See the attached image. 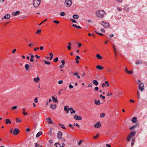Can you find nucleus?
I'll return each instance as SVG.
<instances>
[{"mask_svg": "<svg viewBox=\"0 0 147 147\" xmlns=\"http://www.w3.org/2000/svg\"><path fill=\"white\" fill-rule=\"evenodd\" d=\"M96 14L98 17L99 18H102L105 14V12L103 10H101L96 11Z\"/></svg>", "mask_w": 147, "mask_h": 147, "instance_id": "f257e3e1", "label": "nucleus"}, {"mask_svg": "<svg viewBox=\"0 0 147 147\" xmlns=\"http://www.w3.org/2000/svg\"><path fill=\"white\" fill-rule=\"evenodd\" d=\"M33 5L34 7H36L40 5L41 2L40 0H34Z\"/></svg>", "mask_w": 147, "mask_h": 147, "instance_id": "f03ea898", "label": "nucleus"}, {"mask_svg": "<svg viewBox=\"0 0 147 147\" xmlns=\"http://www.w3.org/2000/svg\"><path fill=\"white\" fill-rule=\"evenodd\" d=\"M100 24L105 28H107L109 27L110 26L108 22L105 21L101 22Z\"/></svg>", "mask_w": 147, "mask_h": 147, "instance_id": "7ed1b4c3", "label": "nucleus"}, {"mask_svg": "<svg viewBox=\"0 0 147 147\" xmlns=\"http://www.w3.org/2000/svg\"><path fill=\"white\" fill-rule=\"evenodd\" d=\"M72 4L71 0H65V5L66 6L69 7Z\"/></svg>", "mask_w": 147, "mask_h": 147, "instance_id": "20e7f679", "label": "nucleus"}, {"mask_svg": "<svg viewBox=\"0 0 147 147\" xmlns=\"http://www.w3.org/2000/svg\"><path fill=\"white\" fill-rule=\"evenodd\" d=\"M139 89L140 90L142 91L144 90V84L143 83H141L139 86Z\"/></svg>", "mask_w": 147, "mask_h": 147, "instance_id": "39448f33", "label": "nucleus"}, {"mask_svg": "<svg viewBox=\"0 0 147 147\" xmlns=\"http://www.w3.org/2000/svg\"><path fill=\"white\" fill-rule=\"evenodd\" d=\"M20 132V130L17 128H15L14 129L13 134L15 135H18Z\"/></svg>", "mask_w": 147, "mask_h": 147, "instance_id": "423d86ee", "label": "nucleus"}, {"mask_svg": "<svg viewBox=\"0 0 147 147\" xmlns=\"http://www.w3.org/2000/svg\"><path fill=\"white\" fill-rule=\"evenodd\" d=\"M74 118L77 120H81L82 119L81 117L77 115H75L74 116Z\"/></svg>", "mask_w": 147, "mask_h": 147, "instance_id": "0eeeda50", "label": "nucleus"}, {"mask_svg": "<svg viewBox=\"0 0 147 147\" xmlns=\"http://www.w3.org/2000/svg\"><path fill=\"white\" fill-rule=\"evenodd\" d=\"M135 134L136 131H133L129 133L128 136L129 137H131V138L134 136Z\"/></svg>", "mask_w": 147, "mask_h": 147, "instance_id": "6e6552de", "label": "nucleus"}, {"mask_svg": "<svg viewBox=\"0 0 147 147\" xmlns=\"http://www.w3.org/2000/svg\"><path fill=\"white\" fill-rule=\"evenodd\" d=\"M101 124L99 122H97L94 125V127L96 128H98L100 127Z\"/></svg>", "mask_w": 147, "mask_h": 147, "instance_id": "1a4fd4ad", "label": "nucleus"}, {"mask_svg": "<svg viewBox=\"0 0 147 147\" xmlns=\"http://www.w3.org/2000/svg\"><path fill=\"white\" fill-rule=\"evenodd\" d=\"M26 70L27 71H28L30 69V66H29V65L28 64H26L24 66Z\"/></svg>", "mask_w": 147, "mask_h": 147, "instance_id": "9d476101", "label": "nucleus"}, {"mask_svg": "<svg viewBox=\"0 0 147 147\" xmlns=\"http://www.w3.org/2000/svg\"><path fill=\"white\" fill-rule=\"evenodd\" d=\"M62 133L61 131H59L57 134V137L59 139H61Z\"/></svg>", "mask_w": 147, "mask_h": 147, "instance_id": "9b49d317", "label": "nucleus"}, {"mask_svg": "<svg viewBox=\"0 0 147 147\" xmlns=\"http://www.w3.org/2000/svg\"><path fill=\"white\" fill-rule=\"evenodd\" d=\"M10 18V15L9 14H7L4 17L2 18V19H9Z\"/></svg>", "mask_w": 147, "mask_h": 147, "instance_id": "f8f14e48", "label": "nucleus"}, {"mask_svg": "<svg viewBox=\"0 0 147 147\" xmlns=\"http://www.w3.org/2000/svg\"><path fill=\"white\" fill-rule=\"evenodd\" d=\"M48 123L50 124H53V122H52L50 118L49 117L48 118H47L46 119Z\"/></svg>", "mask_w": 147, "mask_h": 147, "instance_id": "ddd939ff", "label": "nucleus"}, {"mask_svg": "<svg viewBox=\"0 0 147 147\" xmlns=\"http://www.w3.org/2000/svg\"><path fill=\"white\" fill-rule=\"evenodd\" d=\"M20 13V11H17L16 12H14L12 13V14L13 16H16L18 14H19Z\"/></svg>", "mask_w": 147, "mask_h": 147, "instance_id": "4468645a", "label": "nucleus"}, {"mask_svg": "<svg viewBox=\"0 0 147 147\" xmlns=\"http://www.w3.org/2000/svg\"><path fill=\"white\" fill-rule=\"evenodd\" d=\"M96 68L99 70H102L103 69L104 67L100 65H98L96 67Z\"/></svg>", "mask_w": 147, "mask_h": 147, "instance_id": "2eb2a0df", "label": "nucleus"}, {"mask_svg": "<svg viewBox=\"0 0 147 147\" xmlns=\"http://www.w3.org/2000/svg\"><path fill=\"white\" fill-rule=\"evenodd\" d=\"M137 121V118L136 117H133L131 119L132 122L133 123H136Z\"/></svg>", "mask_w": 147, "mask_h": 147, "instance_id": "dca6fc26", "label": "nucleus"}, {"mask_svg": "<svg viewBox=\"0 0 147 147\" xmlns=\"http://www.w3.org/2000/svg\"><path fill=\"white\" fill-rule=\"evenodd\" d=\"M142 61L141 60H138L136 61L135 63L136 65H139L142 64Z\"/></svg>", "mask_w": 147, "mask_h": 147, "instance_id": "f3484780", "label": "nucleus"}, {"mask_svg": "<svg viewBox=\"0 0 147 147\" xmlns=\"http://www.w3.org/2000/svg\"><path fill=\"white\" fill-rule=\"evenodd\" d=\"M69 110L70 111V113L72 114L73 113H76V111L73 109V108L72 107H71L69 109Z\"/></svg>", "mask_w": 147, "mask_h": 147, "instance_id": "a211bd4d", "label": "nucleus"}, {"mask_svg": "<svg viewBox=\"0 0 147 147\" xmlns=\"http://www.w3.org/2000/svg\"><path fill=\"white\" fill-rule=\"evenodd\" d=\"M92 83H93L95 86H98V81L96 80H94L92 81Z\"/></svg>", "mask_w": 147, "mask_h": 147, "instance_id": "6ab92c4d", "label": "nucleus"}, {"mask_svg": "<svg viewBox=\"0 0 147 147\" xmlns=\"http://www.w3.org/2000/svg\"><path fill=\"white\" fill-rule=\"evenodd\" d=\"M56 105L55 104L54 105L52 104H50V107L53 109H55L56 108Z\"/></svg>", "mask_w": 147, "mask_h": 147, "instance_id": "aec40b11", "label": "nucleus"}, {"mask_svg": "<svg viewBox=\"0 0 147 147\" xmlns=\"http://www.w3.org/2000/svg\"><path fill=\"white\" fill-rule=\"evenodd\" d=\"M11 122L9 119H5V123L6 124H11Z\"/></svg>", "mask_w": 147, "mask_h": 147, "instance_id": "412c9836", "label": "nucleus"}, {"mask_svg": "<svg viewBox=\"0 0 147 147\" xmlns=\"http://www.w3.org/2000/svg\"><path fill=\"white\" fill-rule=\"evenodd\" d=\"M94 103L96 105H100V104L99 100H95Z\"/></svg>", "mask_w": 147, "mask_h": 147, "instance_id": "4be33fe9", "label": "nucleus"}, {"mask_svg": "<svg viewBox=\"0 0 147 147\" xmlns=\"http://www.w3.org/2000/svg\"><path fill=\"white\" fill-rule=\"evenodd\" d=\"M52 98L53 99V102H58V100L57 98H55V97L53 96H52Z\"/></svg>", "mask_w": 147, "mask_h": 147, "instance_id": "5701e85b", "label": "nucleus"}, {"mask_svg": "<svg viewBox=\"0 0 147 147\" xmlns=\"http://www.w3.org/2000/svg\"><path fill=\"white\" fill-rule=\"evenodd\" d=\"M42 132L41 131L38 132L36 135V137L37 138L39 137L42 134Z\"/></svg>", "mask_w": 147, "mask_h": 147, "instance_id": "b1692460", "label": "nucleus"}, {"mask_svg": "<svg viewBox=\"0 0 147 147\" xmlns=\"http://www.w3.org/2000/svg\"><path fill=\"white\" fill-rule=\"evenodd\" d=\"M33 79L36 83L38 82V81L40 80V79L38 77H37L36 78H34Z\"/></svg>", "mask_w": 147, "mask_h": 147, "instance_id": "393cba45", "label": "nucleus"}, {"mask_svg": "<svg viewBox=\"0 0 147 147\" xmlns=\"http://www.w3.org/2000/svg\"><path fill=\"white\" fill-rule=\"evenodd\" d=\"M79 17V16L77 14H74L73 16V18L75 19H78Z\"/></svg>", "mask_w": 147, "mask_h": 147, "instance_id": "a878e982", "label": "nucleus"}, {"mask_svg": "<svg viewBox=\"0 0 147 147\" xmlns=\"http://www.w3.org/2000/svg\"><path fill=\"white\" fill-rule=\"evenodd\" d=\"M96 57L98 59H101L102 58V57L99 54H98L96 55Z\"/></svg>", "mask_w": 147, "mask_h": 147, "instance_id": "bb28decb", "label": "nucleus"}, {"mask_svg": "<svg viewBox=\"0 0 147 147\" xmlns=\"http://www.w3.org/2000/svg\"><path fill=\"white\" fill-rule=\"evenodd\" d=\"M135 140V138H133L132 140V141H131V146H133V145L134 144Z\"/></svg>", "mask_w": 147, "mask_h": 147, "instance_id": "cd10ccee", "label": "nucleus"}, {"mask_svg": "<svg viewBox=\"0 0 147 147\" xmlns=\"http://www.w3.org/2000/svg\"><path fill=\"white\" fill-rule=\"evenodd\" d=\"M54 145L55 146L57 147H61L60 144L58 143H55V144Z\"/></svg>", "mask_w": 147, "mask_h": 147, "instance_id": "c85d7f7f", "label": "nucleus"}, {"mask_svg": "<svg viewBox=\"0 0 147 147\" xmlns=\"http://www.w3.org/2000/svg\"><path fill=\"white\" fill-rule=\"evenodd\" d=\"M35 147H42V146L40 144L37 143H36L35 144Z\"/></svg>", "mask_w": 147, "mask_h": 147, "instance_id": "c756f323", "label": "nucleus"}, {"mask_svg": "<svg viewBox=\"0 0 147 147\" xmlns=\"http://www.w3.org/2000/svg\"><path fill=\"white\" fill-rule=\"evenodd\" d=\"M74 75H75L78 79L80 78V76L78 75L77 73H74Z\"/></svg>", "mask_w": 147, "mask_h": 147, "instance_id": "7c9ffc66", "label": "nucleus"}, {"mask_svg": "<svg viewBox=\"0 0 147 147\" xmlns=\"http://www.w3.org/2000/svg\"><path fill=\"white\" fill-rule=\"evenodd\" d=\"M105 116V114L104 113H102L100 114V116L101 118H103Z\"/></svg>", "mask_w": 147, "mask_h": 147, "instance_id": "2f4dec72", "label": "nucleus"}, {"mask_svg": "<svg viewBox=\"0 0 147 147\" xmlns=\"http://www.w3.org/2000/svg\"><path fill=\"white\" fill-rule=\"evenodd\" d=\"M139 124L138 123H137L136 124L133 126V128H134V129L136 127H138V126H139Z\"/></svg>", "mask_w": 147, "mask_h": 147, "instance_id": "473e14b6", "label": "nucleus"}, {"mask_svg": "<svg viewBox=\"0 0 147 147\" xmlns=\"http://www.w3.org/2000/svg\"><path fill=\"white\" fill-rule=\"evenodd\" d=\"M49 55L51 57L49 59L50 60H51L53 58V55L52 53H50L49 54Z\"/></svg>", "mask_w": 147, "mask_h": 147, "instance_id": "72a5a7b5", "label": "nucleus"}, {"mask_svg": "<svg viewBox=\"0 0 147 147\" xmlns=\"http://www.w3.org/2000/svg\"><path fill=\"white\" fill-rule=\"evenodd\" d=\"M99 134H98L96 135V136H94L93 137L94 138L96 139V138H98L99 137Z\"/></svg>", "mask_w": 147, "mask_h": 147, "instance_id": "f704fd0d", "label": "nucleus"}, {"mask_svg": "<svg viewBox=\"0 0 147 147\" xmlns=\"http://www.w3.org/2000/svg\"><path fill=\"white\" fill-rule=\"evenodd\" d=\"M60 14L61 16H63L65 15V13L64 12H61L60 13Z\"/></svg>", "mask_w": 147, "mask_h": 147, "instance_id": "c9c22d12", "label": "nucleus"}, {"mask_svg": "<svg viewBox=\"0 0 147 147\" xmlns=\"http://www.w3.org/2000/svg\"><path fill=\"white\" fill-rule=\"evenodd\" d=\"M70 20L73 23H76L77 22L76 21L74 20V19H70Z\"/></svg>", "mask_w": 147, "mask_h": 147, "instance_id": "e433bc0d", "label": "nucleus"}, {"mask_svg": "<svg viewBox=\"0 0 147 147\" xmlns=\"http://www.w3.org/2000/svg\"><path fill=\"white\" fill-rule=\"evenodd\" d=\"M58 57H56L55 59H53V61L55 62H57L58 61Z\"/></svg>", "mask_w": 147, "mask_h": 147, "instance_id": "4c0bfd02", "label": "nucleus"}, {"mask_svg": "<svg viewBox=\"0 0 147 147\" xmlns=\"http://www.w3.org/2000/svg\"><path fill=\"white\" fill-rule=\"evenodd\" d=\"M44 62L45 64L47 65H50V62H48L46 61H44Z\"/></svg>", "mask_w": 147, "mask_h": 147, "instance_id": "58836bf2", "label": "nucleus"}, {"mask_svg": "<svg viewBox=\"0 0 147 147\" xmlns=\"http://www.w3.org/2000/svg\"><path fill=\"white\" fill-rule=\"evenodd\" d=\"M100 97L102 99H104L105 98V96H102V94H100Z\"/></svg>", "mask_w": 147, "mask_h": 147, "instance_id": "ea45409f", "label": "nucleus"}, {"mask_svg": "<svg viewBox=\"0 0 147 147\" xmlns=\"http://www.w3.org/2000/svg\"><path fill=\"white\" fill-rule=\"evenodd\" d=\"M53 22L55 23H56L57 24H58L59 23V21H57V20H54L53 21Z\"/></svg>", "mask_w": 147, "mask_h": 147, "instance_id": "a19ab883", "label": "nucleus"}, {"mask_svg": "<svg viewBox=\"0 0 147 147\" xmlns=\"http://www.w3.org/2000/svg\"><path fill=\"white\" fill-rule=\"evenodd\" d=\"M63 80H60L58 81V83H59V84H62V83H63Z\"/></svg>", "mask_w": 147, "mask_h": 147, "instance_id": "79ce46f5", "label": "nucleus"}, {"mask_svg": "<svg viewBox=\"0 0 147 147\" xmlns=\"http://www.w3.org/2000/svg\"><path fill=\"white\" fill-rule=\"evenodd\" d=\"M67 48L69 50H71V49L70 46L68 45Z\"/></svg>", "mask_w": 147, "mask_h": 147, "instance_id": "37998d69", "label": "nucleus"}, {"mask_svg": "<svg viewBox=\"0 0 147 147\" xmlns=\"http://www.w3.org/2000/svg\"><path fill=\"white\" fill-rule=\"evenodd\" d=\"M17 107H18L17 106H16L12 107L11 109L12 110H13L16 109Z\"/></svg>", "mask_w": 147, "mask_h": 147, "instance_id": "c03bdc74", "label": "nucleus"}, {"mask_svg": "<svg viewBox=\"0 0 147 147\" xmlns=\"http://www.w3.org/2000/svg\"><path fill=\"white\" fill-rule=\"evenodd\" d=\"M131 138V137H129L128 136H127V140L128 141H129L130 140Z\"/></svg>", "mask_w": 147, "mask_h": 147, "instance_id": "a18cd8bd", "label": "nucleus"}, {"mask_svg": "<svg viewBox=\"0 0 147 147\" xmlns=\"http://www.w3.org/2000/svg\"><path fill=\"white\" fill-rule=\"evenodd\" d=\"M80 59V57L79 56H77L76 57V60H77L79 59Z\"/></svg>", "mask_w": 147, "mask_h": 147, "instance_id": "49530a36", "label": "nucleus"}, {"mask_svg": "<svg viewBox=\"0 0 147 147\" xmlns=\"http://www.w3.org/2000/svg\"><path fill=\"white\" fill-rule=\"evenodd\" d=\"M133 73V72L132 71H130L128 70V71L127 73L129 74H132Z\"/></svg>", "mask_w": 147, "mask_h": 147, "instance_id": "de8ad7c7", "label": "nucleus"}, {"mask_svg": "<svg viewBox=\"0 0 147 147\" xmlns=\"http://www.w3.org/2000/svg\"><path fill=\"white\" fill-rule=\"evenodd\" d=\"M67 107H69V106H65L64 107V110L65 111H67L68 110V109H67Z\"/></svg>", "mask_w": 147, "mask_h": 147, "instance_id": "09e8293b", "label": "nucleus"}, {"mask_svg": "<svg viewBox=\"0 0 147 147\" xmlns=\"http://www.w3.org/2000/svg\"><path fill=\"white\" fill-rule=\"evenodd\" d=\"M125 72H126V73H127V72H128V70L127 69V68L126 67H125Z\"/></svg>", "mask_w": 147, "mask_h": 147, "instance_id": "8fccbe9b", "label": "nucleus"}, {"mask_svg": "<svg viewBox=\"0 0 147 147\" xmlns=\"http://www.w3.org/2000/svg\"><path fill=\"white\" fill-rule=\"evenodd\" d=\"M37 98H36L35 99H34V102L35 103H36L37 102H38V100H37Z\"/></svg>", "mask_w": 147, "mask_h": 147, "instance_id": "3c124183", "label": "nucleus"}, {"mask_svg": "<svg viewBox=\"0 0 147 147\" xmlns=\"http://www.w3.org/2000/svg\"><path fill=\"white\" fill-rule=\"evenodd\" d=\"M69 88L70 89H72L73 88V86L71 84H70L69 86Z\"/></svg>", "mask_w": 147, "mask_h": 147, "instance_id": "603ef678", "label": "nucleus"}, {"mask_svg": "<svg viewBox=\"0 0 147 147\" xmlns=\"http://www.w3.org/2000/svg\"><path fill=\"white\" fill-rule=\"evenodd\" d=\"M16 121L17 122H21V120H20L19 118H16Z\"/></svg>", "mask_w": 147, "mask_h": 147, "instance_id": "864d4df0", "label": "nucleus"}, {"mask_svg": "<svg viewBox=\"0 0 147 147\" xmlns=\"http://www.w3.org/2000/svg\"><path fill=\"white\" fill-rule=\"evenodd\" d=\"M98 87H96L94 88V90L96 91H98Z\"/></svg>", "mask_w": 147, "mask_h": 147, "instance_id": "5fc2aeb1", "label": "nucleus"}, {"mask_svg": "<svg viewBox=\"0 0 147 147\" xmlns=\"http://www.w3.org/2000/svg\"><path fill=\"white\" fill-rule=\"evenodd\" d=\"M82 141L81 140H80L79 142H78V145H81V143H82Z\"/></svg>", "mask_w": 147, "mask_h": 147, "instance_id": "6e6d98bb", "label": "nucleus"}, {"mask_svg": "<svg viewBox=\"0 0 147 147\" xmlns=\"http://www.w3.org/2000/svg\"><path fill=\"white\" fill-rule=\"evenodd\" d=\"M23 114L24 115H26L28 114V113L27 112H25V111H23Z\"/></svg>", "mask_w": 147, "mask_h": 147, "instance_id": "4d7b16f0", "label": "nucleus"}, {"mask_svg": "<svg viewBox=\"0 0 147 147\" xmlns=\"http://www.w3.org/2000/svg\"><path fill=\"white\" fill-rule=\"evenodd\" d=\"M69 126L70 127H71V128L72 129H73L74 128V127L72 126V125L71 124H69Z\"/></svg>", "mask_w": 147, "mask_h": 147, "instance_id": "13d9d810", "label": "nucleus"}, {"mask_svg": "<svg viewBox=\"0 0 147 147\" xmlns=\"http://www.w3.org/2000/svg\"><path fill=\"white\" fill-rule=\"evenodd\" d=\"M61 142H65L66 141V140H65L64 139V138H61Z\"/></svg>", "mask_w": 147, "mask_h": 147, "instance_id": "bf43d9fd", "label": "nucleus"}, {"mask_svg": "<svg viewBox=\"0 0 147 147\" xmlns=\"http://www.w3.org/2000/svg\"><path fill=\"white\" fill-rule=\"evenodd\" d=\"M61 63H62V64L63 65H64V64L65 63V61L64 60H62L61 61Z\"/></svg>", "mask_w": 147, "mask_h": 147, "instance_id": "052dcab7", "label": "nucleus"}, {"mask_svg": "<svg viewBox=\"0 0 147 147\" xmlns=\"http://www.w3.org/2000/svg\"><path fill=\"white\" fill-rule=\"evenodd\" d=\"M92 83H90L88 85V86L89 87H92Z\"/></svg>", "mask_w": 147, "mask_h": 147, "instance_id": "680f3d73", "label": "nucleus"}, {"mask_svg": "<svg viewBox=\"0 0 147 147\" xmlns=\"http://www.w3.org/2000/svg\"><path fill=\"white\" fill-rule=\"evenodd\" d=\"M34 59L33 58H30V61L31 62H33V61H34Z\"/></svg>", "mask_w": 147, "mask_h": 147, "instance_id": "e2e57ef3", "label": "nucleus"}, {"mask_svg": "<svg viewBox=\"0 0 147 147\" xmlns=\"http://www.w3.org/2000/svg\"><path fill=\"white\" fill-rule=\"evenodd\" d=\"M101 86L102 87H104L106 85L105 84L103 83L102 84Z\"/></svg>", "mask_w": 147, "mask_h": 147, "instance_id": "0e129e2a", "label": "nucleus"}, {"mask_svg": "<svg viewBox=\"0 0 147 147\" xmlns=\"http://www.w3.org/2000/svg\"><path fill=\"white\" fill-rule=\"evenodd\" d=\"M41 32V30H38L37 32H36V33L38 34L39 33V32Z\"/></svg>", "mask_w": 147, "mask_h": 147, "instance_id": "69168bd1", "label": "nucleus"}, {"mask_svg": "<svg viewBox=\"0 0 147 147\" xmlns=\"http://www.w3.org/2000/svg\"><path fill=\"white\" fill-rule=\"evenodd\" d=\"M16 51V49H14L13 51H12V53L13 54H14Z\"/></svg>", "mask_w": 147, "mask_h": 147, "instance_id": "338daca9", "label": "nucleus"}, {"mask_svg": "<svg viewBox=\"0 0 147 147\" xmlns=\"http://www.w3.org/2000/svg\"><path fill=\"white\" fill-rule=\"evenodd\" d=\"M64 125H62L61 126V127L62 128H63V129H66V127H64Z\"/></svg>", "mask_w": 147, "mask_h": 147, "instance_id": "774afa93", "label": "nucleus"}]
</instances>
